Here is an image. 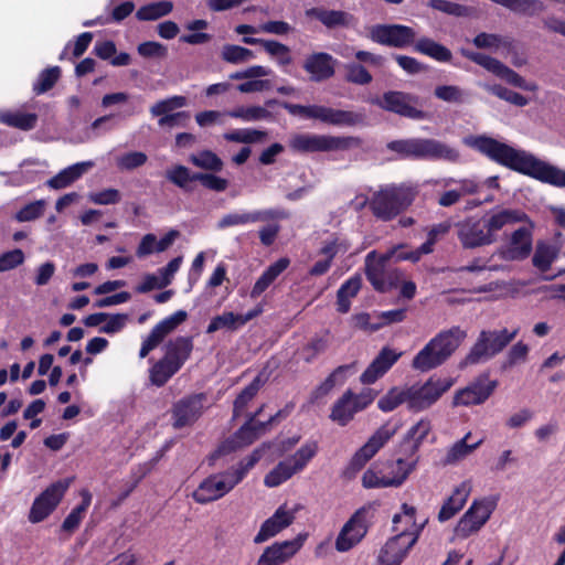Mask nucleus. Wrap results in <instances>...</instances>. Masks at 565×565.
I'll use <instances>...</instances> for the list:
<instances>
[{"label": "nucleus", "mask_w": 565, "mask_h": 565, "mask_svg": "<svg viewBox=\"0 0 565 565\" xmlns=\"http://www.w3.org/2000/svg\"><path fill=\"white\" fill-rule=\"evenodd\" d=\"M396 429H390L387 425L381 426L351 457L343 469L345 479H353L366 466V463L388 443Z\"/></svg>", "instance_id": "f8f14e48"}, {"label": "nucleus", "mask_w": 565, "mask_h": 565, "mask_svg": "<svg viewBox=\"0 0 565 565\" xmlns=\"http://www.w3.org/2000/svg\"><path fill=\"white\" fill-rule=\"evenodd\" d=\"M413 44L415 52L429 56L437 62L449 63L452 58L451 51L448 47L430 38L423 36L414 41Z\"/></svg>", "instance_id": "4c0bfd02"}, {"label": "nucleus", "mask_w": 565, "mask_h": 565, "mask_svg": "<svg viewBox=\"0 0 565 565\" xmlns=\"http://www.w3.org/2000/svg\"><path fill=\"white\" fill-rule=\"evenodd\" d=\"M90 167H93L90 161L72 164L51 178L47 185L55 190L64 189L78 180Z\"/></svg>", "instance_id": "e433bc0d"}, {"label": "nucleus", "mask_w": 565, "mask_h": 565, "mask_svg": "<svg viewBox=\"0 0 565 565\" xmlns=\"http://www.w3.org/2000/svg\"><path fill=\"white\" fill-rule=\"evenodd\" d=\"M402 355L403 352L401 351L392 349L388 345L383 347L360 375L361 383L366 385L375 383L392 369Z\"/></svg>", "instance_id": "b1692460"}, {"label": "nucleus", "mask_w": 565, "mask_h": 565, "mask_svg": "<svg viewBox=\"0 0 565 565\" xmlns=\"http://www.w3.org/2000/svg\"><path fill=\"white\" fill-rule=\"evenodd\" d=\"M148 156L142 151H129L117 158L116 163L121 171H132L146 164Z\"/></svg>", "instance_id": "69168bd1"}, {"label": "nucleus", "mask_w": 565, "mask_h": 565, "mask_svg": "<svg viewBox=\"0 0 565 565\" xmlns=\"http://www.w3.org/2000/svg\"><path fill=\"white\" fill-rule=\"evenodd\" d=\"M60 66H51L43 70L33 83L32 90L35 95H42L52 89L61 77Z\"/></svg>", "instance_id": "3c124183"}, {"label": "nucleus", "mask_w": 565, "mask_h": 565, "mask_svg": "<svg viewBox=\"0 0 565 565\" xmlns=\"http://www.w3.org/2000/svg\"><path fill=\"white\" fill-rule=\"evenodd\" d=\"M164 177L183 192L193 190L192 182H200L203 188L214 192H224L230 185L227 179L218 177L214 172H192L183 164H174L168 168Z\"/></svg>", "instance_id": "1a4fd4ad"}, {"label": "nucleus", "mask_w": 565, "mask_h": 565, "mask_svg": "<svg viewBox=\"0 0 565 565\" xmlns=\"http://www.w3.org/2000/svg\"><path fill=\"white\" fill-rule=\"evenodd\" d=\"M179 367L174 366L164 356L157 361L150 369L149 379L153 385L161 387L168 383V381L178 372Z\"/></svg>", "instance_id": "49530a36"}, {"label": "nucleus", "mask_w": 565, "mask_h": 565, "mask_svg": "<svg viewBox=\"0 0 565 565\" xmlns=\"http://www.w3.org/2000/svg\"><path fill=\"white\" fill-rule=\"evenodd\" d=\"M467 332L455 326L438 332L413 358L412 367L420 372L431 371L443 365L460 347Z\"/></svg>", "instance_id": "f03ea898"}, {"label": "nucleus", "mask_w": 565, "mask_h": 565, "mask_svg": "<svg viewBox=\"0 0 565 565\" xmlns=\"http://www.w3.org/2000/svg\"><path fill=\"white\" fill-rule=\"evenodd\" d=\"M468 145L491 161L556 188H565V170L489 136H477Z\"/></svg>", "instance_id": "f257e3e1"}, {"label": "nucleus", "mask_w": 565, "mask_h": 565, "mask_svg": "<svg viewBox=\"0 0 565 565\" xmlns=\"http://www.w3.org/2000/svg\"><path fill=\"white\" fill-rule=\"evenodd\" d=\"M559 254L557 247L539 243L532 258L533 266L540 271L545 273L551 268L552 263Z\"/></svg>", "instance_id": "8fccbe9b"}, {"label": "nucleus", "mask_w": 565, "mask_h": 565, "mask_svg": "<svg viewBox=\"0 0 565 565\" xmlns=\"http://www.w3.org/2000/svg\"><path fill=\"white\" fill-rule=\"evenodd\" d=\"M415 38L414 29L404 24H376L370 32L373 42L397 49L413 44Z\"/></svg>", "instance_id": "a211bd4d"}, {"label": "nucleus", "mask_w": 565, "mask_h": 565, "mask_svg": "<svg viewBox=\"0 0 565 565\" xmlns=\"http://www.w3.org/2000/svg\"><path fill=\"white\" fill-rule=\"evenodd\" d=\"M290 265V259L281 257L269 265L254 284L250 290L252 298H258Z\"/></svg>", "instance_id": "2f4dec72"}, {"label": "nucleus", "mask_w": 565, "mask_h": 565, "mask_svg": "<svg viewBox=\"0 0 565 565\" xmlns=\"http://www.w3.org/2000/svg\"><path fill=\"white\" fill-rule=\"evenodd\" d=\"M471 437V433H467L460 440L456 441L446 452V456L443 459V463L445 466L455 465L465 458H467L470 454H472L479 446L482 444V439L468 444V439Z\"/></svg>", "instance_id": "a19ab883"}, {"label": "nucleus", "mask_w": 565, "mask_h": 565, "mask_svg": "<svg viewBox=\"0 0 565 565\" xmlns=\"http://www.w3.org/2000/svg\"><path fill=\"white\" fill-rule=\"evenodd\" d=\"M408 404V392L406 390H397L396 387L390 390L384 396L377 402V407L382 412H392L397 408L401 404Z\"/></svg>", "instance_id": "bf43d9fd"}, {"label": "nucleus", "mask_w": 565, "mask_h": 565, "mask_svg": "<svg viewBox=\"0 0 565 565\" xmlns=\"http://www.w3.org/2000/svg\"><path fill=\"white\" fill-rule=\"evenodd\" d=\"M306 15L309 18L317 19L328 29H334L338 26H348L350 19L352 18V15L345 11L327 10L323 8L307 9Z\"/></svg>", "instance_id": "c9c22d12"}, {"label": "nucleus", "mask_w": 565, "mask_h": 565, "mask_svg": "<svg viewBox=\"0 0 565 565\" xmlns=\"http://www.w3.org/2000/svg\"><path fill=\"white\" fill-rule=\"evenodd\" d=\"M71 482L72 479H61L43 490L31 505L29 521L34 524L44 521L60 504Z\"/></svg>", "instance_id": "4468645a"}, {"label": "nucleus", "mask_w": 565, "mask_h": 565, "mask_svg": "<svg viewBox=\"0 0 565 565\" xmlns=\"http://www.w3.org/2000/svg\"><path fill=\"white\" fill-rule=\"evenodd\" d=\"M469 495V490L466 484L457 487L452 494L441 505L438 512V521L446 522L454 518L466 504Z\"/></svg>", "instance_id": "58836bf2"}, {"label": "nucleus", "mask_w": 565, "mask_h": 565, "mask_svg": "<svg viewBox=\"0 0 565 565\" xmlns=\"http://www.w3.org/2000/svg\"><path fill=\"white\" fill-rule=\"evenodd\" d=\"M192 350L193 341L191 337H177L167 343L164 358L181 370L189 360Z\"/></svg>", "instance_id": "7c9ffc66"}, {"label": "nucleus", "mask_w": 565, "mask_h": 565, "mask_svg": "<svg viewBox=\"0 0 565 565\" xmlns=\"http://www.w3.org/2000/svg\"><path fill=\"white\" fill-rule=\"evenodd\" d=\"M493 507L490 502L475 501L459 520L456 533L460 537H468L478 532L490 519Z\"/></svg>", "instance_id": "4be33fe9"}, {"label": "nucleus", "mask_w": 565, "mask_h": 565, "mask_svg": "<svg viewBox=\"0 0 565 565\" xmlns=\"http://www.w3.org/2000/svg\"><path fill=\"white\" fill-rule=\"evenodd\" d=\"M221 55L225 62L238 64L253 58L254 52L239 45L226 44L223 46Z\"/></svg>", "instance_id": "0e129e2a"}, {"label": "nucleus", "mask_w": 565, "mask_h": 565, "mask_svg": "<svg viewBox=\"0 0 565 565\" xmlns=\"http://www.w3.org/2000/svg\"><path fill=\"white\" fill-rule=\"evenodd\" d=\"M417 194V186L404 183L388 184L373 193L369 207L377 220L388 222L407 210Z\"/></svg>", "instance_id": "20e7f679"}, {"label": "nucleus", "mask_w": 565, "mask_h": 565, "mask_svg": "<svg viewBox=\"0 0 565 565\" xmlns=\"http://www.w3.org/2000/svg\"><path fill=\"white\" fill-rule=\"evenodd\" d=\"M401 521L399 514L393 516V531L396 532V535L381 548L379 562L383 565H399L418 540L417 530L399 529Z\"/></svg>", "instance_id": "9d476101"}, {"label": "nucleus", "mask_w": 565, "mask_h": 565, "mask_svg": "<svg viewBox=\"0 0 565 565\" xmlns=\"http://www.w3.org/2000/svg\"><path fill=\"white\" fill-rule=\"evenodd\" d=\"M295 520V514L286 510L285 505L279 507L260 526L254 542L263 543L288 527Z\"/></svg>", "instance_id": "cd10ccee"}, {"label": "nucleus", "mask_w": 565, "mask_h": 565, "mask_svg": "<svg viewBox=\"0 0 565 565\" xmlns=\"http://www.w3.org/2000/svg\"><path fill=\"white\" fill-rule=\"evenodd\" d=\"M82 502L75 507L62 523V530L68 533L74 532L81 524L85 512L90 505L92 494L88 490L84 489L81 492Z\"/></svg>", "instance_id": "79ce46f5"}, {"label": "nucleus", "mask_w": 565, "mask_h": 565, "mask_svg": "<svg viewBox=\"0 0 565 565\" xmlns=\"http://www.w3.org/2000/svg\"><path fill=\"white\" fill-rule=\"evenodd\" d=\"M245 44L249 45H262L265 51L270 54L271 56H278L282 53L289 52V47L280 42H277L275 40H264L258 38H250L245 36L242 40Z\"/></svg>", "instance_id": "774afa93"}, {"label": "nucleus", "mask_w": 565, "mask_h": 565, "mask_svg": "<svg viewBox=\"0 0 565 565\" xmlns=\"http://www.w3.org/2000/svg\"><path fill=\"white\" fill-rule=\"evenodd\" d=\"M380 108L396 114L401 117L422 120L426 118V113L422 110L420 98L417 95L402 92L388 90L381 98L374 102Z\"/></svg>", "instance_id": "ddd939ff"}, {"label": "nucleus", "mask_w": 565, "mask_h": 565, "mask_svg": "<svg viewBox=\"0 0 565 565\" xmlns=\"http://www.w3.org/2000/svg\"><path fill=\"white\" fill-rule=\"evenodd\" d=\"M518 333L519 329L482 330L469 353L460 361L459 369L479 364L499 354L516 338Z\"/></svg>", "instance_id": "39448f33"}, {"label": "nucleus", "mask_w": 565, "mask_h": 565, "mask_svg": "<svg viewBox=\"0 0 565 565\" xmlns=\"http://www.w3.org/2000/svg\"><path fill=\"white\" fill-rule=\"evenodd\" d=\"M498 381L490 380L489 373L480 374L468 386L456 392L454 406H472L483 404L494 392Z\"/></svg>", "instance_id": "6ab92c4d"}, {"label": "nucleus", "mask_w": 565, "mask_h": 565, "mask_svg": "<svg viewBox=\"0 0 565 565\" xmlns=\"http://www.w3.org/2000/svg\"><path fill=\"white\" fill-rule=\"evenodd\" d=\"M431 430L429 419L423 418L413 425L406 433L404 441L411 443V455H416L423 441Z\"/></svg>", "instance_id": "de8ad7c7"}, {"label": "nucleus", "mask_w": 565, "mask_h": 565, "mask_svg": "<svg viewBox=\"0 0 565 565\" xmlns=\"http://www.w3.org/2000/svg\"><path fill=\"white\" fill-rule=\"evenodd\" d=\"M350 247L351 244L348 239L333 235L331 239L323 242L322 247L319 249V255L326 256L332 263L337 254H345Z\"/></svg>", "instance_id": "e2e57ef3"}, {"label": "nucleus", "mask_w": 565, "mask_h": 565, "mask_svg": "<svg viewBox=\"0 0 565 565\" xmlns=\"http://www.w3.org/2000/svg\"><path fill=\"white\" fill-rule=\"evenodd\" d=\"M256 417L257 414H249L247 420L234 435L218 446L215 455H227L242 447L252 445L266 428V423L256 420Z\"/></svg>", "instance_id": "f3484780"}, {"label": "nucleus", "mask_w": 565, "mask_h": 565, "mask_svg": "<svg viewBox=\"0 0 565 565\" xmlns=\"http://www.w3.org/2000/svg\"><path fill=\"white\" fill-rule=\"evenodd\" d=\"M241 328V324H238L237 313H234L232 311H225L222 315L211 319L206 328V333H214L221 329L236 331Z\"/></svg>", "instance_id": "13d9d810"}, {"label": "nucleus", "mask_w": 565, "mask_h": 565, "mask_svg": "<svg viewBox=\"0 0 565 565\" xmlns=\"http://www.w3.org/2000/svg\"><path fill=\"white\" fill-rule=\"evenodd\" d=\"M298 471L290 462L286 459L279 461L264 478V483L268 488H275L289 480Z\"/></svg>", "instance_id": "c03bdc74"}, {"label": "nucleus", "mask_w": 565, "mask_h": 565, "mask_svg": "<svg viewBox=\"0 0 565 565\" xmlns=\"http://www.w3.org/2000/svg\"><path fill=\"white\" fill-rule=\"evenodd\" d=\"M186 105V98L184 96L175 95L162 100H159L150 108V113L153 117H162L170 115L171 111L178 108H182Z\"/></svg>", "instance_id": "052dcab7"}, {"label": "nucleus", "mask_w": 565, "mask_h": 565, "mask_svg": "<svg viewBox=\"0 0 565 565\" xmlns=\"http://www.w3.org/2000/svg\"><path fill=\"white\" fill-rule=\"evenodd\" d=\"M337 60L327 52H317L307 56L303 62V70L310 75L313 82H323L331 78L335 73Z\"/></svg>", "instance_id": "bb28decb"}, {"label": "nucleus", "mask_w": 565, "mask_h": 565, "mask_svg": "<svg viewBox=\"0 0 565 565\" xmlns=\"http://www.w3.org/2000/svg\"><path fill=\"white\" fill-rule=\"evenodd\" d=\"M173 10V3L169 0L151 2L141 6L136 12V19L139 21H154L170 14Z\"/></svg>", "instance_id": "37998d69"}, {"label": "nucleus", "mask_w": 565, "mask_h": 565, "mask_svg": "<svg viewBox=\"0 0 565 565\" xmlns=\"http://www.w3.org/2000/svg\"><path fill=\"white\" fill-rule=\"evenodd\" d=\"M360 137L296 134L289 139V148L297 153L329 152L359 148Z\"/></svg>", "instance_id": "0eeeda50"}, {"label": "nucleus", "mask_w": 565, "mask_h": 565, "mask_svg": "<svg viewBox=\"0 0 565 565\" xmlns=\"http://www.w3.org/2000/svg\"><path fill=\"white\" fill-rule=\"evenodd\" d=\"M461 53L468 60L482 66L483 68L495 74L497 76H500V74L504 67V64L502 62H500L499 60H497L490 55H487L484 53L472 52V51H468V50H462Z\"/></svg>", "instance_id": "4d7b16f0"}, {"label": "nucleus", "mask_w": 565, "mask_h": 565, "mask_svg": "<svg viewBox=\"0 0 565 565\" xmlns=\"http://www.w3.org/2000/svg\"><path fill=\"white\" fill-rule=\"evenodd\" d=\"M266 136V131L245 128L224 134V139L231 142L254 143L262 141Z\"/></svg>", "instance_id": "680f3d73"}, {"label": "nucleus", "mask_w": 565, "mask_h": 565, "mask_svg": "<svg viewBox=\"0 0 565 565\" xmlns=\"http://www.w3.org/2000/svg\"><path fill=\"white\" fill-rule=\"evenodd\" d=\"M348 365H340L335 367L326 380L318 385L312 392V397L319 399L328 395L338 383L344 382V373L348 370Z\"/></svg>", "instance_id": "603ef678"}, {"label": "nucleus", "mask_w": 565, "mask_h": 565, "mask_svg": "<svg viewBox=\"0 0 565 565\" xmlns=\"http://www.w3.org/2000/svg\"><path fill=\"white\" fill-rule=\"evenodd\" d=\"M306 535L299 534L294 540L276 542L265 548L257 565H280L292 557L303 545Z\"/></svg>", "instance_id": "393cba45"}, {"label": "nucleus", "mask_w": 565, "mask_h": 565, "mask_svg": "<svg viewBox=\"0 0 565 565\" xmlns=\"http://www.w3.org/2000/svg\"><path fill=\"white\" fill-rule=\"evenodd\" d=\"M319 450L318 443L310 440L303 444L288 460L298 472L302 471Z\"/></svg>", "instance_id": "864d4df0"}, {"label": "nucleus", "mask_w": 565, "mask_h": 565, "mask_svg": "<svg viewBox=\"0 0 565 565\" xmlns=\"http://www.w3.org/2000/svg\"><path fill=\"white\" fill-rule=\"evenodd\" d=\"M227 116L243 121L271 120V113L263 106H239L228 110Z\"/></svg>", "instance_id": "09e8293b"}, {"label": "nucleus", "mask_w": 565, "mask_h": 565, "mask_svg": "<svg viewBox=\"0 0 565 565\" xmlns=\"http://www.w3.org/2000/svg\"><path fill=\"white\" fill-rule=\"evenodd\" d=\"M38 119L39 117L35 113H26L23 109H7L0 111V124L23 131L35 128Z\"/></svg>", "instance_id": "f704fd0d"}, {"label": "nucleus", "mask_w": 565, "mask_h": 565, "mask_svg": "<svg viewBox=\"0 0 565 565\" xmlns=\"http://www.w3.org/2000/svg\"><path fill=\"white\" fill-rule=\"evenodd\" d=\"M455 380L451 377L430 376L423 385L407 387L408 408L422 412L433 406L447 391L451 388Z\"/></svg>", "instance_id": "9b49d317"}, {"label": "nucleus", "mask_w": 565, "mask_h": 565, "mask_svg": "<svg viewBox=\"0 0 565 565\" xmlns=\"http://www.w3.org/2000/svg\"><path fill=\"white\" fill-rule=\"evenodd\" d=\"M263 455L264 446L255 448L249 456L241 459L235 467L225 470L235 487L239 484L247 473L259 462Z\"/></svg>", "instance_id": "ea45409f"}, {"label": "nucleus", "mask_w": 565, "mask_h": 565, "mask_svg": "<svg viewBox=\"0 0 565 565\" xmlns=\"http://www.w3.org/2000/svg\"><path fill=\"white\" fill-rule=\"evenodd\" d=\"M390 255H379L376 250H371L364 262L367 281L375 291L381 294L396 289L404 277L402 269L391 266Z\"/></svg>", "instance_id": "423d86ee"}, {"label": "nucleus", "mask_w": 565, "mask_h": 565, "mask_svg": "<svg viewBox=\"0 0 565 565\" xmlns=\"http://www.w3.org/2000/svg\"><path fill=\"white\" fill-rule=\"evenodd\" d=\"M386 148L401 159L457 162L460 158L457 149L429 138L393 140L387 142Z\"/></svg>", "instance_id": "7ed1b4c3"}, {"label": "nucleus", "mask_w": 565, "mask_h": 565, "mask_svg": "<svg viewBox=\"0 0 565 565\" xmlns=\"http://www.w3.org/2000/svg\"><path fill=\"white\" fill-rule=\"evenodd\" d=\"M456 227L458 239L466 249L490 245L495 241L480 218L468 217L458 222Z\"/></svg>", "instance_id": "412c9836"}, {"label": "nucleus", "mask_w": 565, "mask_h": 565, "mask_svg": "<svg viewBox=\"0 0 565 565\" xmlns=\"http://www.w3.org/2000/svg\"><path fill=\"white\" fill-rule=\"evenodd\" d=\"M235 488L227 472L212 473L201 481L193 491L192 498L196 503L207 504L222 499Z\"/></svg>", "instance_id": "aec40b11"}, {"label": "nucleus", "mask_w": 565, "mask_h": 565, "mask_svg": "<svg viewBox=\"0 0 565 565\" xmlns=\"http://www.w3.org/2000/svg\"><path fill=\"white\" fill-rule=\"evenodd\" d=\"M292 116H300L306 119H318L333 126H355L361 124L364 116L351 110L334 109L321 105H299L282 102L280 104Z\"/></svg>", "instance_id": "6e6552de"}, {"label": "nucleus", "mask_w": 565, "mask_h": 565, "mask_svg": "<svg viewBox=\"0 0 565 565\" xmlns=\"http://www.w3.org/2000/svg\"><path fill=\"white\" fill-rule=\"evenodd\" d=\"M370 511V507H362L345 522L335 540V548L339 552L351 550L366 535L371 523Z\"/></svg>", "instance_id": "2eb2a0df"}, {"label": "nucleus", "mask_w": 565, "mask_h": 565, "mask_svg": "<svg viewBox=\"0 0 565 565\" xmlns=\"http://www.w3.org/2000/svg\"><path fill=\"white\" fill-rule=\"evenodd\" d=\"M188 318V313L184 310H178L171 316L164 318L160 322H158L151 331L154 332L159 340H162L172 332L179 324L184 322Z\"/></svg>", "instance_id": "6e6d98bb"}, {"label": "nucleus", "mask_w": 565, "mask_h": 565, "mask_svg": "<svg viewBox=\"0 0 565 565\" xmlns=\"http://www.w3.org/2000/svg\"><path fill=\"white\" fill-rule=\"evenodd\" d=\"M353 391L347 390L341 397H339L330 412V419L337 423L339 426H347L359 413L358 408L354 405V399L352 398Z\"/></svg>", "instance_id": "c756f323"}, {"label": "nucleus", "mask_w": 565, "mask_h": 565, "mask_svg": "<svg viewBox=\"0 0 565 565\" xmlns=\"http://www.w3.org/2000/svg\"><path fill=\"white\" fill-rule=\"evenodd\" d=\"M205 401L204 393L190 394L177 401L171 408L173 428L181 429L193 425L203 414Z\"/></svg>", "instance_id": "dca6fc26"}, {"label": "nucleus", "mask_w": 565, "mask_h": 565, "mask_svg": "<svg viewBox=\"0 0 565 565\" xmlns=\"http://www.w3.org/2000/svg\"><path fill=\"white\" fill-rule=\"evenodd\" d=\"M527 220V214L521 210L503 209L498 213L492 214L483 223L487 232L490 233L491 236H494V233L502 230L505 225L524 222Z\"/></svg>", "instance_id": "72a5a7b5"}, {"label": "nucleus", "mask_w": 565, "mask_h": 565, "mask_svg": "<svg viewBox=\"0 0 565 565\" xmlns=\"http://www.w3.org/2000/svg\"><path fill=\"white\" fill-rule=\"evenodd\" d=\"M408 478V471L398 472L388 477L385 472L384 461L373 463L362 476V486L365 489L397 488Z\"/></svg>", "instance_id": "a878e982"}, {"label": "nucleus", "mask_w": 565, "mask_h": 565, "mask_svg": "<svg viewBox=\"0 0 565 565\" xmlns=\"http://www.w3.org/2000/svg\"><path fill=\"white\" fill-rule=\"evenodd\" d=\"M267 381L268 374H266L265 371H262L246 387L241 391L233 404L234 418L239 417L244 413L248 403L257 395Z\"/></svg>", "instance_id": "473e14b6"}, {"label": "nucleus", "mask_w": 565, "mask_h": 565, "mask_svg": "<svg viewBox=\"0 0 565 565\" xmlns=\"http://www.w3.org/2000/svg\"><path fill=\"white\" fill-rule=\"evenodd\" d=\"M532 252V233L526 227H520L512 233L507 249V257L512 260H523Z\"/></svg>", "instance_id": "c85d7f7f"}, {"label": "nucleus", "mask_w": 565, "mask_h": 565, "mask_svg": "<svg viewBox=\"0 0 565 565\" xmlns=\"http://www.w3.org/2000/svg\"><path fill=\"white\" fill-rule=\"evenodd\" d=\"M345 81L356 85H367L372 82L371 73L359 63H350L345 66Z\"/></svg>", "instance_id": "338daca9"}, {"label": "nucleus", "mask_w": 565, "mask_h": 565, "mask_svg": "<svg viewBox=\"0 0 565 565\" xmlns=\"http://www.w3.org/2000/svg\"><path fill=\"white\" fill-rule=\"evenodd\" d=\"M188 318V313L184 310H178L171 316L164 318L160 322H158L151 331L154 332L159 340H162L172 332L179 324L184 322Z\"/></svg>", "instance_id": "5fc2aeb1"}, {"label": "nucleus", "mask_w": 565, "mask_h": 565, "mask_svg": "<svg viewBox=\"0 0 565 565\" xmlns=\"http://www.w3.org/2000/svg\"><path fill=\"white\" fill-rule=\"evenodd\" d=\"M188 161L194 167L210 172H220L224 168L223 160L212 150H201L189 157Z\"/></svg>", "instance_id": "a18cd8bd"}, {"label": "nucleus", "mask_w": 565, "mask_h": 565, "mask_svg": "<svg viewBox=\"0 0 565 565\" xmlns=\"http://www.w3.org/2000/svg\"><path fill=\"white\" fill-rule=\"evenodd\" d=\"M288 217L289 213L284 209H266L245 213H228L220 220L218 227L225 228L249 223L287 220Z\"/></svg>", "instance_id": "5701e85b"}]
</instances>
